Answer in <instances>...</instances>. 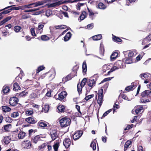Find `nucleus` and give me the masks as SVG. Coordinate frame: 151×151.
Segmentation results:
<instances>
[{"instance_id":"obj_1","label":"nucleus","mask_w":151,"mask_h":151,"mask_svg":"<svg viewBox=\"0 0 151 151\" xmlns=\"http://www.w3.org/2000/svg\"><path fill=\"white\" fill-rule=\"evenodd\" d=\"M71 120L70 119L64 117L62 118L59 121L60 126L62 127H66L70 125Z\"/></svg>"},{"instance_id":"obj_2","label":"nucleus","mask_w":151,"mask_h":151,"mask_svg":"<svg viewBox=\"0 0 151 151\" xmlns=\"http://www.w3.org/2000/svg\"><path fill=\"white\" fill-rule=\"evenodd\" d=\"M122 61L121 60H118L115 62L114 66H113L110 70L108 72V73L112 72L119 68L123 67Z\"/></svg>"},{"instance_id":"obj_3","label":"nucleus","mask_w":151,"mask_h":151,"mask_svg":"<svg viewBox=\"0 0 151 151\" xmlns=\"http://www.w3.org/2000/svg\"><path fill=\"white\" fill-rule=\"evenodd\" d=\"M103 90L102 88L99 90L98 93V99L97 101V102L98 104L99 105L100 107L101 106L103 101Z\"/></svg>"},{"instance_id":"obj_4","label":"nucleus","mask_w":151,"mask_h":151,"mask_svg":"<svg viewBox=\"0 0 151 151\" xmlns=\"http://www.w3.org/2000/svg\"><path fill=\"white\" fill-rule=\"evenodd\" d=\"M42 138L41 134L32 137L31 141L32 143L36 144L42 141Z\"/></svg>"},{"instance_id":"obj_5","label":"nucleus","mask_w":151,"mask_h":151,"mask_svg":"<svg viewBox=\"0 0 151 151\" xmlns=\"http://www.w3.org/2000/svg\"><path fill=\"white\" fill-rule=\"evenodd\" d=\"M32 145L30 141L26 139L24 140L21 143L22 147L24 149H29Z\"/></svg>"},{"instance_id":"obj_6","label":"nucleus","mask_w":151,"mask_h":151,"mask_svg":"<svg viewBox=\"0 0 151 151\" xmlns=\"http://www.w3.org/2000/svg\"><path fill=\"white\" fill-rule=\"evenodd\" d=\"M97 76L96 75H94L93 78H96L95 79H89L87 81V84L91 88L90 89L92 88L96 84V77Z\"/></svg>"},{"instance_id":"obj_7","label":"nucleus","mask_w":151,"mask_h":151,"mask_svg":"<svg viewBox=\"0 0 151 151\" xmlns=\"http://www.w3.org/2000/svg\"><path fill=\"white\" fill-rule=\"evenodd\" d=\"M19 102V99L16 97H11L9 100V103L11 106H16Z\"/></svg>"},{"instance_id":"obj_8","label":"nucleus","mask_w":151,"mask_h":151,"mask_svg":"<svg viewBox=\"0 0 151 151\" xmlns=\"http://www.w3.org/2000/svg\"><path fill=\"white\" fill-rule=\"evenodd\" d=\"M47 123L46 122L43 120H41L37 123V125L38 127L39 128H43L47 127L46 128L47 129H49V128H48V127L47 126Z\"/></svg>"},{"instance_id":"obj_9","label":"nucleus","mask_w":151,"mask_h":151,"mask_svg":"<svg viewBox=\"0 0 151 151\" xmlns=\"http://www.w3.org/2000/svg\"><path fill=\"white\" fill-rule=\"evenodd\" d=\"M43 4V3L42 1H38L35 3H32V4L25 5L24 6L25 8H32L34 7H36L42 5Z\"/></svg>"},{"instance_id":"obj_10","label":"nucleus","mask_w":151,"mask_h":151,"mask_svg":"<svg viewBox=\"0 0 151 151\" xmlns=\"http://www.w3.org/2000/svg\"><path fill=\"white\" fill-rule=\"evenodd\" d=\"M71 143L73 145V142H72L69 138H66L63 140V145L66 148H68L70 147Z\"/></svg>"},{"instance_id":"obj_11","label":"nucleus","mask_w":151,"mask_h":151,"mask_svg":"<svg viewBox=\"0 0 151 151\" xmlns=\"http://www.w3.org/2000/svg\"><path fill=\"white\" fill-rule=\"evenodd\" d=\"M52 140H55L58 137V132L56 130L52 129L49 134Z\"/></svg>"},{"instance_id":"obj_12","label":"nucleus","mask_w":151,"mask_h":151,"mask_svg":"<svg viewBox=\"0 0 151 151\" xmlns=\"http://www.w3.org/2000/svg\"><path fill=\"white\" fill-rule=\"evenodd\" d=\"M83 132L81 130H78L75 132L73 135V138L74 140H76L78 139L82 135Z\"/></svg>"},{"instance_id":"obj_13","label":"nucleus","mask_w":151,"mask_h":151,"mask_svg":"<svg viewBox=\"0 0 151 151\" xmlns=\"http://www.w3.org/2000/svg\"><path fill=\"white\" fill-rule=\"evenodd\" d=\"M67 95V93L66 91H62L59 94L58 99L61 101L63 100V101H65L64 99L66 97Z\"/></svg>"},{"instance_id":"obj_14","label":"nucleus","mask_w":151,"mask_h":151,"mask_svg":"<svg viewBox=\"0 0 151 151\" xmlns=\"http://www.w3.org/2000/svg\"><path fill=\"white\" fill-rule=\"evenodd\" d=\"M25 120L28 123L30 124H35L37 122V120L35 118L30 117L25 119Z\"/></svg>"},{"instance_id":"obj_15","label":"nucleus","mask_w":151,"mask_h":151,"mask_svg":"<svg viewBox=\"0 0 151 151\" xmlns=\"http://www.w3.org/2000/svg\"><path fill=\"white\" fill-rule=\"evenodd\" d=\"M143 109V106L142 105H138L135 106L134 109L135 110V112L136 114H141L142 111Z\"/></svg>"},{"instance_id":"obj_16","label":"nucleus","mask_w":151,"mask_h":151,"mask_svg":"<svg viewBox=\"0 0 151 151\" xmlns=\"http://www.w3.org/2000/svg\"><path fill=\"white\" fill-rule=\"evenodd\" d=\"M58 112L60 113H64L66 111V106L62 104L59 105L57 107Z\"/></svg>"},{"instance_id":"obj_17","label":"nucleus","mask_w":151,"mask_h":151,"mask_svg":"<svg viewBox=\"0 0 151 151\" xmlns=\"http://www.w3.org/2000/svg\"><path fill=\"white\" fill-rule=\"evenodd\" d=\"M11 140V138L10 136H6L3 138L2 142L5 145H8L10 142Z\"/></svg>"},{"instance_id":"obj_18","label":"nucleus","mask_w":151,"mask_h":151,"mask_svg":"<svg viewBox=\"0 0 151 151\" xmlns=\"http://www.w3.org/2000/svg\"><path fill=\"white\" fill-rule=\"evenodd\" d=\"M150 93H151V91L145 90L141 93V96L143 97H148L150 96Z\"/></svg>"},{"instance_id":"obj_19","label":"nucleus","mask_w":151,"mask_h":151,"mask_svg":"<svg viewBox=\"0 0 151 151\" xmlns=\"http://www.w3.org/2000/svg\"><path fill=\"white\" fill-rule=\"evenodd\" d=\"M72 34L71 33L69 32H67L64 37V40L65 42L68 41L71 38Z\"/></svg>"},{"instance_id":"obj_20","label":"nucleus","mask_w":151,"mask_h":151,"mask_svg":"<svg viewBox=\"0 0 151 151\" xmlns=\"http://www.w3.org/2000/svg\"><path fill=\"white\" fill-rule=\"evenodd\" d=\"M104 46L102 42H101L100 44V51L99 53L100 54L102 55L103 56L104 53Z\"/></svg>"},{"instance_id":"obj_21","label":"nucleus","mask_w":151,"mask_h":151,"mask_svg":"<svg viewBox=\"0 0 151 151\" xmlns=\"http://www.w3.org/2000/svg\"><path fill=\"white\" fill-rule=\"evenodd\" d=\"M87 17V14L86 12L84 11H82V13L79 17L80 19V22H81L84 19Z\"/></svg>"},{"instance_id":"obj_22","label":"nucleus","mask_w":151,"mask_h":151,"mask_svg":"<svg viewBox=\"0 0 151 151\" xmlns=\"http://www.w3.org/2000/svg\"><path fill=\"white\" fill-rule=\"evenodd\" d=\"M14 5L13 6H7L5 8H4L2 10H1L0 11H1L2 10H5L6 9H8L10 7H11L12 10H18L19 9H21V6H17V7H12L13 6H14Z\"/></svg>"},{"instance_id":"obj_23","label":"nucleus","mask_w":151,"mask_h":151,"mask_svg":"<svg viewBox=\"0 0 151 151\" xmlns=\"http://www.w3.org/2000/svg\"><path fill=\"white\" fill-rule=\"evenodd\" d=\"M106 6L102 2L99 3L97 6V7L98 8L103 10L106 9Z\"/></svg>"},{"instance_id":"obj_24","label":"nucleus","mask_w":151,"mask_h":151,"mask_svg":"<svg viewBox=\"0 0 151 151\" xmlns=\"http://www.w3.org/2000/svg\"><path fill=\"white\" fill-rule=\"evenodd\" d=\"M82 69L83 74L84 75H85L86 74L87 68L86 63L85 61H84L83 63Z\"/></svg>"},{"instance_id":"obj_25","label":"nucleus","mask_w":151,"mask_h":151,"mask_svg":"<svg viewBox=\"0 0 151 151\" xmlns=\"http://www.w3.org/2000/svg\"><path fill=\"white\" fill-rule=\"evenodd\" d=\"M72 78L69 74L68 75L65 77L63 78L62 79V81L64 83L68 81L71 80Z\"/></svg>"},{"instance_id":"obj_26","label":"nucleus","mask_w":151,"mask_h":151,"mask_svg":"<svg viewBox=\"0 0 151 151\" xmlns=\"http://www.w3.org/2000/svg\"><path fill=\"white\" fill-rule=\"evenodd\" d=\"M26 133L22 131H20L18 135V138L19 139H23L25 136Z\"/></svg>"},{"instance_id":"obj_27","label":"nucleus","mask_w":151,"mask_h":151,"mask_svg":"<svg viewBox=\"0 0 151 151\" xmlns=\"http://www.w3.org/2000/svg\"><path fill=\"white\" fill-rule=\"evenodd\" d=\"M13 89L14 91H17L20 90L21 88L18 83H15L13 86Z\"/></svg>"},{"instance_id":"obj_28","label":"nucleus","mask_w":151,"mask_h":151,"mask_svg":"<svg viewBox=\"0 0 151 151\" xmlns=\"http://www.w3.org/2000/svg\"><path fill=\"white\" fill-rule=\"evenodd\" d=\"M131 144L132 142L131 141L129 140L127 141L124 144V151H126Z\"/></svg>"},{"instance_id":"obj_29","label":"nucleus","mask_w":151,"mask_h":151,"mask_svg":"<svg viewBox=\"0 0 151 151\" xmlns=\"http://www.w3.org/2000/svg\"><path fill=\"white\" fill-rule=\"evenodd\" d=\"M92 38L94 40H99L102 38V35L101 34H99L95 35L93 36L92 37Z\"/></svg>"},{"instance_id":"obj_30","label":"nucleus","mask_w":151,"mask_h":151,"mask_svg":"<svg viewBox=\"0 0 151 151\" xmlns=\"http://www.w3.org/2000/svg\"><path fill=\"white\" fill-rule=\"evenodd\" d=\"M2 110L4 112H9L11 110V109L8 106H2Z\"/></svg>"},{"instance_id":"obj_31","label":"nucleus","mask_w":151,"mask_h":151,"mask_svg":"<svg viewBox=\"0 0 151 151\" xmlns=\"http://www.w3.org/2000/svg\"><path fill=\"white\" fill-rule=\"evenodd\" d=\"M41 39L43 41H47L50 40V38L47 35H44L41 36Z\"/></svg>"},{"instance_id":"obj_32","label":"nucleus","mask_w":151,"mask_h":151,"mask_svg":"<svg viewBox=\"0 0 151 151\" xmlns=\"http://www.w3.org/2000/svg\"><path fill=\"white\" fill-rule=\"evenodd\" d=\"M118 53L117 52H114L112 53L110 56L111 60L115 59L118 56Z\"/></svg>"},{"instance_id":"obj_33","label":"nucleus","mask_w":151,"mask_h":151,"mask_svg":"<svg viewBox=\"0 0 151 151\" xmlns=\"http://www.w3.org/2000/svg\"><path fill=\"white\" fill-rule=\"evenodd\" d=\"M10 91L9 87L8 86H4L3 87L2 91L4 93H8Z\"/></svg>"},{"instance_id":"obj_34","label":"nucleus","mask_w":151,"mask_h":151,"mask_svg":"<svg viewBox=\"0 0 151 151\" xmlns=\"http://www.w3.org/2000/svg\"><path fill=\"white\" fill-rule=\"evenodd\" d=\"M22 27L16 25L14 27V30L16 33L19 32L21 29Z\"/></svg>"},{"instance_id":"obj_35","label":"nucleus","mask_w":151,"mask_h":151,"mask_svg":"<svg viewBox=\"0 0 151 151\" xmlns=\"http://www.w3.org/2000/svg\"><path fill=\"white\" fill-rule=\"evenodd\" d=\"M148 75L149 74L148 73H143L139 75V77L143 79H144V78H143L146 79L148 78Z\"/></svg>"},{"instance_id":"obj_36","label":"nucleus","mask_w":151,"mask_h":151,"mask_svg":"<svg viewBox=\"0 0 151 151\" xmlns=\"http://www.w3.org/2000/svg\"><path fill=\"white\" fill-rule=\"evenodd\" d=\"M112 38L113 41L115 42H119L122 41V40L121 39L113 35Z\"/></svg>"},{"instance_id":"obj_37","label":"nucleus","mask_w":151,"mask_h":151,"mask_svg":"<svg viewBox=\"0 0 151 151\" xmlns=\"http://www.w3.org/2000/svg\"><path fill=\"white\" fill-rule=\"evenodd\" d=\"M83 87L80 84H79V83L78 84L77 90L79 95H80L82 93V88Z\"/></svg>"},{"instance_id":"obj_38","label":"nucleus","mask_w":151,"mask_h":151,"mask_svg":"<svg viewBox=\"0 0 151 151\" xmlns=\"http://www.w3.org/2000/svg\"><path fill=\"white\" fill-rule=\"evenodd\" d=\"M150 41L146 37L142 41V45H145L146 44L148 43Z\"/></svg>"},{"instance_id":"obj_39","label":"nucleus","mask_w":151,"mask_h":151,"mask_svg":"<svg viewBox=\"0 0 151 151\" xmlns=\"http://www.w3.org/2000/svg\"><path fill=\"white\" fill-rule=\"evenodd\" d=\"M45 68V67H44L43 66L41 65L39 66L36 69V74L38 73L40 71L44 69Z\"/></svg>"},{"instance_id":"obj_40","label":"nucleus","mask_w":151,"mask_h":151,"mask_svg":"<svg viewBox=\"0 0 151 151\" xmlns=\"http://www.w3.org/2000/svg\"><path fill=\"white\" fill-rule=\"evenodd\" d=\"M87 79L86 78H84L82 81H81V83L79 84L81 85L82 86L84 87L86 83V82H87Z\"/></svg>"},{"instance_id":"obj_41","label":"nucleus","mask_w":151,"mask_h":151,"mask_svg":"<svg viewBox=\"0 0 151 151\" xmlns=\"http://www.w3.org/2000/svg\"><path fill=\"white\" fill-rule=\"evenodd\" d=\"M132 62V58L128 57L126 58L125 63L127 64L131 63Z\"/></svg>"},{"instance_id":"obj_42","label":"nucleus","mask_w":151,"mask_h":151,"mask_svg":"<svg viewBox=\"0 0 151 151\" xmlns=\"http://www.w3.org/2000/svg\"><path fill=\"white\" fill-rule=\"evenodd\" d=\"M43 110L45 112H48L49 109V106L48 105H45L42 108Z\"/></svg>"},{"instance_id":"obj_43","label":"nucleus","mask_w":151,"mask_h":151,"mask_svg":"<svg viewBox=\"0 0 151 151\" xmlns=\"http://www.w3.org/2000/svg\"><path fill=\"white\" fill-rule=\"evenodd\" d=\"M90 147H91L93 150H95L96 149V143L93 141H92L90 145Z\"/></svg>"},{"instance_id":"obj_44","label":"nucleus","mask_w":151,"mask_h":151,"mask_svg":"<svg viewBox=\"0 0 151 151\" xmlns=\"http://www.w3.org/2000/svg\"><path fill=\"white\" fill-rule=\"evenodd\" d=\"M30 31L31 35L33 36H36V35L35 33V30L34 28H32L30 29Z\"/></svg>"},{"instance_id":"obj_45","label":"nucleus","mask_w":151,"mask_h":151,"mask_svg":"<svg viewBox=\"0 0 151 151\" xmlns=\"http://www.w3.org/2000/svg\"><path fill=\"white\" fill-rule=\"evenodd\" d=\"M85 4L84 3H78L76 5V8L78 10H80V7L84 5Z\"/></svg>"},{"instance_id":"obj_46","label":"nucleus","mask_w":151,"mask_h":151,"mask_svg":"<svg viewBox=\"0 0 151 151\" xmlns=\"http://www.w3.org/2000/svg\"><path fill=\"white\" fill-rule=\"evenodd\" d=\"M59 146V143L56 142L53 145V147L55 151H58V150Z\"/></svg>"},{"instance_id":"obj_47","label":"nucleus","mask_w":151,"mask_h":151,"mask_svg":"<svg viewBox=\"0 0 151 151\" xmlns=\"http://www.w3.org/2000/svg\"><path fill=\"white\" fill-rule=\"evenodd\" d=\"M120 96L123 99L125 100H129L127 96L123 93H121L120 94Z\"/></svg>"},{"instance_id":"obj_48","label":"nucleus","mask_w":151,"mask_h":151,"mask_svg":"<svg viewBox=\"0 0 151 151\" xmlns=\"http://www.w3.org/2000/svg\"><path fill=\"white\" fill-rule=\"evenodd\" d=\"M12 125L11 124H9L5 125L4 126V129L5 131H8L9 128H11Z\"/></svg>"},{"instance_id":"obj_49","label":"nucleus","mask_w":151,"mask_h":151,"mask_svg":"<svg viewBox=\"0 0 151 151\" xmlns=\"http://www.w3.org/2000/svg\"><path fill=\"white\" fill-rule=\"evenodd\" d=\"M112 111L111 109H110L107 111H106L103 114L101 117V118H103L107 116L110 112Z\"/></svg>"},{"instance_id":"obj_50","label":"nucleus","mask_w":151,"mask_h":151,"mask_svg":"<svg viewBox=\"0 0 151 151\" xmlns=\"http://www.w3.org/2000/svg\"><path fill=\"white\" fill-rule=\"evenodd\" d=\"M18 116L19 113L17 112H14L11 115V117L13 118H15Z\"/></svg>"},{"instance_id":"obj_51","label":"nucleus","mask_w":151,"mask_h":151,"mask_svg":"<svg viewBox=\"0 0 151 151\" xmlns=\"http://www.w3.org/2000/svg\"><path fill=\"white\" fill-rule=\"evenodd\" d=\"M87 9L89 12V15L90 17H92L94 14V13L88 7H87Z\"/></svg>"},{"instance_id":"obj_52","label":"nucleus","mask_w":151,"mask_h":151,"mask_svg":"<svg viewBox=\"0 0 151 151\" xmlns=\"http://www.w3.org/2000/svg\"><path fill=\"white\" fill-rule=\"evenodd\" d=\"M39 9V8H37L36 9H30L29 10H25L24 12H32L36 11L37 10H38Z\"/></svg>"},{"instance_id":"obj_53","label":"nucleus","mask_w":151,"mask_h":151,"mask_svg":"<svg viewBox=\"0 0 151 151\" xmlns=\"http://www.w3.org/2000/svg\"><path fill=\"white\" fill-rule=\"evenodd\" d=\"M94 96V95L93 94L89 95L88 96H86L84 98V99L86 100V101H88L90 99H91V98L93 97Z\"/></svg>"},{"instance_id":"obj_54","label":"nucleus","mask_w":151,"mask_h":151,"mask_svg":"<svg viewBox=\"0 0 151 151\" xmlns=\"http://www.w3.org/2000/svg\"><path fill=\"white\" fill-rule=\"evenodd\" d=\"M47 145V143H45L42 144L41 145L38 147V149L39 150H41L42 149L46 147Z\"/></svg>"},{"instance_id":"obj_55","label":"nucleus","mask_w":151,"mask_h":151,"mask_svg":"<svg viewBox=\"0 0 151 151\" xmlns=\"http://www.w3.org/2000/svg\"><path fill=\"white\" fill-rule=\"evenodd\" d=\"M134 86L133 85L128 86L126 87L125 90L126 91H130L132 89V88H133Z\"/></svg>"},{"instance_id":"obj_56","label":"nucleus","mask_w":151,"mask_h":151,"mask_svg":"<svg viewBox=\"0 0 151 151\" xmlns=\"http://www.w3.org/2000/svg\"><path fill=\"white\" fill-rule=\"evenodd\" d=\"M51 90L49 89V90H47V92L45 96L48 97H51Z\"/></svg>"},{"instance_id":"obj_57","label":"nucleus","mask_w":151,"mask_h":151,"mask_svg":"<svg viewBox=\"0 0 151 151\" xmlns=\"http://www.w3.org/2000/svg\"><path fill=\"white\" fill-rule=\"evenodd\" d=\"M12 11V10L11 8L10 9L8 10H4L2 12V13H3V14H7L11 12Z\"/></svg>"},{"instance_id":"obj_58","label":"nucleus","mask_w":151,"mask_h":151,"mask_svg":"<svg viewBox=\"0 0 151 151\" xmlns=\"http://www.w3.org/2000/svg\"><path fill=\"white\" fill-rule=\"evenodd\" d=\"M27 93L26 92L23 91L22 92L20 93L19 95V97H21L23 96H25V95Z\"/></svg>"},{"instance_id":"obj_59","label":"nucleus","mask_w":151,"mask_h":151,"mask_svg":"<svg viewBox=\"0 0 151 151\" xmlns=\"http://www.w3.org/2000/svg\"><path fill=\"white\" fill-rule=\"evenodd\" d=\"M77 73L74 72L73 71L71 72L70 74H69L70 76H71V77L72 78H73L74 76H76Z\"/></svg>"},{"instance_id":"obj_60","label":"nucleus","mask_w":151,"mask_h":151,"mask_svg":"<svg viewBox=\"0 0 151 151\" xmlns=\"http://www.w3.org/2000/svg\"><path fill=\"white\" fill-rule=\"evenodd\" d=\"M149 101L150 100L148 99H141L140 100V102L142 103H145Z\"/></svg>"},{"instance_id":"obj_61","label":"nucleus","mask_w":151,"mask_h":151,"mask_svg":"<svg viewBox=\"0 0 151 151\" xmlns=\"http://www.w3.org/2000/svg\"><path fill=\"white\" fill-rule=\"evenodd\" d=\"M79 66L76 65L74 66L72 69V70L74 72L77 73L78 69Z\"/></svg>"},{"instance_id":"obj_62","label":"nucleus","mask_w":151,"mask_h":151,"mask_svg":"<svg viewBox=\"0 0 151 151\" xmlns=\"http://www.w3.org/2000/svg\"><path fill=\"white\" fill-rule=\"evenodd\" d=\"M61 12L62 14H63L64 16L68 18L69 16L68 15V13L66 12H64L63 11H61Z\"/></svg>"},{"instance_id":"obj_63","label":"nucleus","mask_w":151,"mask_h":151,"mask_svg":"<svg viewBox=\"0 0 151 151\" xmlns=\"http://www.w3.org/2000/svg\"><path fill=\"white\" fill-rule=\"evenodd\" d=\"M134 55V52L132 51H130L128 53V57L132 58L133 56Z\"/></svg>"},{"instance_id":"obj_64","label":"nucleus","mask_w":151,"mask_h":151,"mask_svg":"<svg viewBox=\"0 0 151 151\" xmlns=\"http://www.w3.org/2000/svg\"><path fill=\"white\" fill-rule=\"evenodd\" d=\"M44 27V25L41 24V23H39L37 28L39 30H40V29H42Z\"/></svg>"}]
</instances>
